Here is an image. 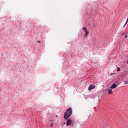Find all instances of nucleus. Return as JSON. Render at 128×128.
Segmentation results:
<instances>
[{
	"instance_id": "nucleus-11",
	"label": "nucleus",
	"mask_w": 128,
	"mask_h": 128,
	"mask_svg": "<svg viewBox=\"0 0 128 128\" xmlns=\"http://www.w3.org/2000/svg\"><path fill=\"white\" fill-rule=\"evenodd\" d=\"M38 42H40V41L38 40Z\"/></svg>"
},
{
	"instance_id": "nucleus-3",
	"label": "nucleus",
	"mask_w": 128,
	"mask_h": 128,
	"mask_svg": "<svg viewBox=\"0 0 128 128\" xmlns=\"http://www.w3.org/2000/svg\"><path fill=\"white\" fill-rule=\"evenodd\" d=\"M96 88V86L94 84H92L88 88V90H94Z\"/></svg>"
},
{
	"instance_id": "nucleus-2",
	"label": "nucleus",
	"mask_w": 128,
	"mask_h": 128,
	"mask_svg": "<svg viewBox=\"0 0 128 128\" xmlns=\"http://www.w3.org/2000/svg\"><path fill=\"white\" fill-rule=\"evenodd\" d=\"M72 118H68V120L66 121V124L67 126H70V124H72Z\"/></svg>"
},
{
	"instance_id": "nucleus-13",
	"label": "nucleus",
	"mask_w": 128,
	"mask_h": 128,
	"mask_svg": "<svg viewBox=\"0 0 128 128\" xmlns=\"http://www.w3.org/2000/svg\"><path fill=\"white\" fill-rule=\"evenodd\" d=\"M64 124H66V122H64Z\"/></svg>"
},
{
	"instance_id": "nucleus-1",
	"label": "nucleus",
	"mask_w": 128,
	"mask_h": 128,
	"mask_svg": "<svg viewBox=\"0 0 128 128\" xmlns=\"http://www.w3.org/2000/svg\"><path fill=\"white\" fill-rule=\"evenodd\" d=\"M72 114V108H69L64 113V118L65 120H68V118H70V116Z\"/></svg>"
},
{
	"instance_id": "nucleus-8",
	"label": "nucleus",
	"mask_w": 128,
	"mask_h": 128,
	"mask_svg": "<svg viewBox=\"0 0 128 128\" xmlns=\"http://www.w3.org/2000/svg\"><path fill=\"white\" fill-rule=\"evenodd\" d=\"M128 18H127L126 22L125 23V24H124V26H126V24H128Z\"/></svg>"
},
{
	"instance_id": "nucleus-12",
	"label": "nucleus",
	"mask_w": 128,
	"mask_h": 128,
	"mask_svg": "<svg viewBox=\"0 0 128 128\" xmlns=\"http://www.w3.org/2000/svg\"><path fill=\"white\" fill-rule=\"evenodd\" d=\"M53 126L52 124L50 125L51 126Z\"/></svg>"
},
{
	"instance_id": "nucleus-7",
	"label": "nucleus",
	"mask_w": 128,
	"mask_h": 128,
	"mask_svg": "<svg viewBox=\"0 0 128 128\" xmlns=\"http://www.w3.org/2000/svg\"><path fill=\"white\" fill-rule=\"evenodd\" d=\"M120 67H118L117 72H120Z\"/></svg>"
},
{
	"instance_id": "nucleus-10",
	"label": "nucleus",
	"mask_w": 128,
	"mask_h": 128,
	"mask_svg": "<svg viewBox=\"0 0 128 128\" xmlns=\"http://www.w3.org/2000/svg\"><path fill=\"white\" fill-rule=\"evenodd\" d=\"M128 38V36L126 35H125V38Z\"/></svg>"
},
{
	"instance_id": "nucleus-6",
	"label": "nucleus",
	"mask_w": 128,
	"mask_h": 128,
	"mask_svg": "<svg viewBox=\"0 0 128 128\" xmlns=\"http://www.w3.org/2000/svg\"><path fill=\"white\" fill-rule=\"evenodd\" d=\"M118 86V85L116 84H113L112 85L110 88L112 89V88H116Z\"/></svg>"
},
{
	"instance_id": "nucleus-4",
	"label": "nucleus",
	"mask_w": 128,
	"mask_h": 128,
	"mask_svg": "<svg viewBox=\"0 0 128 128\" xmlns=\"http://www.w3.org/2000/svg\"><path fill=\"white\" fill-rule=\"evenodd\" d=\"M84 32H85L86 34V36H88V30H86V28L84 27L82 28Z\"/></svg>"
},
{
	"instance_id": "nucleus-9",
	"label": "nucleus",
	"mask_w": 128,
	"mask_h": 128,
	"mask_svg": "<svg viewBox=\"0 0 128 128\" xmlns=\"http://www.w3.org/2000/svg\"><path fill=\"white\" fill-rule=\"evenodd\" d=\"M128 84V81H124V84Z\"/></svg>"
},
{
	"instance_id": "nucleus-5",
	"label": "nucleus",
	"mask_w": 128,
	"mask_h": 128,
	"mask_svg": "<svg viewBox=\"0 0 128 128\" xmlns=\"http://www.w3.org/2000/svg\"><path fill=\"white\" fill-rule=\"evenodd\" d=\"M108 92L110 94H112V88H109L108 89Z\"/></svg>"
}]
</instances>
